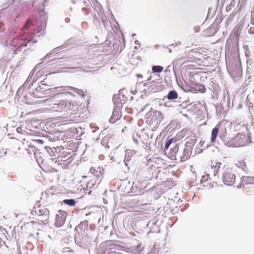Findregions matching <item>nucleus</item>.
I'll use <instances>...</instances> for the list:
<instances>
[{
	"label": "nucleus",
	"mask_w": 254,
	"mask_h": 254,
	"mask_svg": "<svg viewBox=\"0 0 254 254\" xmlns=\"http://www.w3.org/2000/svg\"><path fill=\"white\" fill-rule=\"evenodd\" d=\"M250 142V138L249 136L242 133H238L229 141L230 145L234 147L244 146L248 144Z\"/></svg>",
	"instance_id": "f257e3e1"
},
{
	"label": "nucleus",
	"mask_w": 254,
	"mask_h": 254,
	"mask_svg": "<svg viewBox=\"0 0 254 254\" xmlns=\"http://www.w3.org/2000/svg\"><path fill=\"white\" fill-rule=\"evenodd\" d=\"M163 119L162 113L159 111L155 110L147 114L146 122L150 126L155 127L159 125Z\"/></svg>",
	"instance_id": "f03ea898"
},
{
	"label": "nucleus",
	"mask_w": 254,
	"mask_h": 254,
	"mask_svg": "<svg viewBox=\"0 0 254 254\" xmlns=\"http://www.w3.org/2000/svg\"><path fill=\"white\" fill-rule=\"evenodd\" d=\"M222 169V180L224 183L228 186H232L235 182L236 176L232 172V168L224 166Z\"/></svg>",
	"instance_id": "7ed1b4c3"
},
{
	"label": "nucleus",
	"mask_w": 254,
	"mask_h": 254,
	"mask_svg": "<svg viewBox=\"0 0 254 254\" xmlns=\"http://www.w3.org/2000/svg\"><path fill=\"white\" fill-rule=\"evenodd\" d=\"M191 150L189 147H185L183 152L182 155L179 152V145L176 144L173 149V152H174V155H172L174 156L176 160L180 159L181 161H185L188 160L191 155Z\"/></svg>",
	"instance_id": "20e7f679"
},
{
	"label": "nucleus",
	"mask_w": 254,
	"mask_h": 254,
	"mask_svg": "<svg viewBox=\"0 0 254 254\" xmlns=\"http://www.w3.org/2000/svg\"><path fill=\"white\" fill-rule=\"evenodd\" d=\"M30 42V40L25 38L23 36H20L12 39L10 43L13 47V54H16V51L23 46H26L27 44Z\"/></svg>",
	"instance_id": "39448f33"
},
{
	"label": "nucleus",
	"mask_w": 254,
	"mask_h": 254,
	"mask_svg": "<svg viewBox=\"0 0 254 254\" xmlns=\"http://www.w3.org/2000/svg\"><path fill=\"white\" fill-rule=\"evenodd\" d=\"M132 244L133 246L127 248V252L133 254H141L144 248L142 243L135 240Z\"/></svg>",
	"instance_id": "423d86ee"
},
{
	"label": "nucleus",
	"mask_w": 254,
	"mask_h": 254,
	"mask_svg": "<svg viewBox=\"0 0 254 254\" xmlns=\"http://www.w3.org/2000/svg\"><path fill=\"white\" fill-rule=\"evenodd\" d=\"M67 213L65 211L60 210L55 217V225L58 227L62 226L65 221Z\"/></svg>",
	"instance_id": "0eeeda50"
},
{
	"label": "nucleus",
	"mask_w": 254,
	"mask_h": 254,
	"mask_svg": "<svg viewBox=\"0 0 254 254\" xmlns=\"http://www.w3.org/2000/svg\"><path fill=\"white\" fill-rule=\"evenodd\" d=\"M49 213L48 210H45L42 214H39V216L36 219V221H32L31 223L40 225L46 224L49 219Z\"/></svg>",
	"instance_id": "6e6552de"
},
{
	"label": "nucleus",
	"mask_w": 254,
	"mask_h": 254,
	"mask_svg": "<svg viewBox=\"0 0 254 254\" xmlns=\"http://www.w3.org/2000/svg\"><path fill=\"white\" fill-rule=\"evenodd\" d=\"M67 153L65 151L62 152L58 157V162L62 165H63L64 167H67L72 160L70 157L66 158Z\"/></svg>",
	"instance_id": "1a4fd4ad"
},
{
	"label": "nucleus",
	"mask_w": 254,
	"mask_h": 254,
	"mask_svg": "<svg viewBox=\"0 0 254 254\" xmlns=\"http://www.w3.org/2000/svg\"><path fill=\"white\" fill-rule=\"evenodd\" d=\"M74 105L76 106V104H75L74 102L72 103L71 102L67 100L61 101L59 103H58L59 110H60V112L66 110L67 109L72 110L73 107L71 108V106H72L73 107Z\"/></svg>",
	"instance_id": "9d476101"
},
{
	"label": "nucleus",
	"mask_w": 254,
	"mask_h": 254,
	"mask_svg": "<svg viewBox=\"0 0 254 254\" xmlns=\"http://www.w3.org/2000/svg\"><path fill=\"white\" fill-rule=\"evenodd\" d=\"M158 169L153 165L148 168L146 171V178L148 180H152L153 178H157Z\"/></svg>",
	"instance_id": "9b49d317"
},
{
	"label": "nucleus",
	"mask_w": 254,
	"mask_h": 254,
	"mask_svg": "<svg viewBox=\"0 0 254 254\" xmlns=\"http://www.w3.org/2000/svg\"><path fill=\"white\" fill-rule=\"evenodd\" d=\"M122 117L121 112L119 110H114L112 116L110 119L111 123H114L119 120Z\"/></svg>",
	"instance_id": "f8f14e48"
},
{
	"label": "nucleus",
	"mask_w": 254,
	"mask_h": 254,
	"mask_svg": "<svg viewBox=\"0 0 254 254\" xmlns=\"http://www.w3.org/2000/svg\"><path fill=\"white\" fill-rule=\"evenodd\" d=\"M236 165L239 168H241L245 172L248 171V167L245 159H240L237 161Z\"/></svg>",
	"instance_id": "ddd939ff"
},
{
	"label": "nucleus",
	"mask_w": 254,
	"mask_h": 254,
	"mask_svg": "<svg viewBox=\"0 0 254 254\" xmlns=\"http://www.w3.org/2000/svg\"><path fill=\"white\" fill-rule=\"evenodd\" d=\"M196 142V136L195 135H193L192 136H190V137L189 138L188 140L186 143V147H189L190 149H192V147L195 145Z\"/></svg>",
	"instance_id": "4468645a"
},
{
	"label": "nucleus",
	"mask_w": 254,
	"mask_h": 254,
	"mask_svg": "<svg viewBox=\"0 0 254 254\" xmlns=\"http://www.w3.org/2000/svg\"><path fill=\"white\" fill-rule=\"evenodd\" d=\"M220 126L217 125L212 130L211 135V140L212 142H214L217 137L218 133L219 132V129Z\"/></svg>",
	"instance_id": "2eb2a0df"
},
{
	"label": "nucleus",
	"mask_w": 254,
	"mask_h": 254,
	"mask_svg": "<svg viewBox=\"0 0 254 254\" xmlns=\"http://www.w3.org/2000/svg\"><path fill=\"white\" fill-rule=\"evenodd\" d=\"M242 182L243 183V186L244 185H247L248 184H254V177H246L242 178Z\"/></svg>",
	"instance_id": "dca6fc26"
},
{
	"label": "nucleus",
	"mask_w": 254,
	"mask_h": 254,
	"mask_svg": "<svg viewBox=\"0 0 254 254\" xmlns=\"http://www.w3.org/2000/svg\"><path fill=\"white\" fill-rule=\"evenodd\" d=\"M190 56H193L196 60H200L199 58L201 54L199 50L198 49H192L189 52Z\"/></svg>",
	"instance_id": "f3484780"
},
{
	"label": "nucleus",
	"mask_w": 254,
	"mask_h": 254,
	"mask_svg": "<svg viewBox=\"0 0 254 254\" xmlns=\"http://www.w3.org/2000/svg\"><path fill=\"white\" fill-rule=\"evenodd\" d=\"M178 97V93L175 91H171L169 92L167 98L169 100H174Z\"/></svg>",
	"instance_id": "a211bd4d"
},
{
	"label": "nucleus",
	"mask_w": 254,
	"mask_h": 254,
	"mask_svg": "<svg viewBox=\"0 0 254 254\" xmlns=\"http://www.w3.org/2000/svg\"><path fill=\"white\" fill-rule=\"evenodd\" d=\"M45 210H48L46 209H41L39 208H34L31 211V213L32 215L37 214V217L39 216V214H42Z\"/></svg>",
	"instance_id": "6ab92c4d"
},
{
	"label": "nucleus",
	"mask_w": 254,
	"mask_h": 254,
	"mask_svg": "<svg viewBox=\"0 0 254 254\" xmlns=\"http://www.w3.org/2000/svg\"><path fill=\"white\" fill-rule=\"evenodd\" d=\"M237 3V0H232L230 4L226 7V10L228 12L232 10V8L235 6Z\"/></svg>",
	"instance_id": "aec40b11"
},
{
	"label": "nucleus",
	"mask_w": 254,
	"mask_h": 254,
	"mask_svg": "<svg viewBox=\"0 0 254 254\" xmlns=\"http://www.w3.org/2000/svg\"><path fill=\"white\" fill-rule=\"evenodd\" d=\"M152 70L153 72L159 73L163 71V67L160 65H155L152 67Z\"/></svg>",
	"instance_id": "412c9836"
},
{
	"label": "nucleus",
	"mask_w": 254,
	"mask_h": 254,
	"mask_svg": "<svg viewBox=\"0 0 254 254\" xmlns=\"http://www.w3.org/2000/svg\"><path fill=\"white\" fill-rule=\"evenodd\" d=\"M63 202L69 206H74L75 204V201L74 199H64L63 200Z\"/></svg>",
	"instance_id": "4be33fe9"
},
{
	"label": "nucleus",
	"mask_w": 254,
	"mask_h": 254,
	"mask_svg": "<svg viewBox=\"0 0 254 254\" xmlns=\"http://www.w3.org/2000/svg\"><path fill=\"white\" fill-rule=\"evenodd\" d=\"M195 90H197L201 93H204L205 92V88L204 86L199 84L196 86Z\"/></svg>",
	"instance_id": "5701e85b"
},
{
	"label": "nucleus",
	"mask_w": 254,
	"mask_h": 254,
	"mask_svg": "<svg viewBox=\"0 0 254 254\" xmlns=\"http://www.w3.org/2000/svg\"><path fill=\"white\" fill-rule=\"evenodd\" d=\"M209 179V175L207 174L202 176L201 179V183H204L207 182Z\"/></svg>",
	"instance_id": "b1692460"
},
{
	"label": "nucleus",
	"mask_w": 254,
	"mask_h": 254,
	"mask_svg": "<svg viewBox=\"0 0 254 254\" xmlns=\"http://www.w3.org/2000/svg\"><path fill=\"white\" fill-rule=\"evenodd\" d=\"M32 24V21L30 19H28L26 24H25L24 26V29H28L29 27Z\"/></svg>",
	"instance_id": "393cba45"
},
{
	"label": "nucleus",
	"mask_w": 254,
	"mask_h": 254,
	"mask_svg": "<svg viewBox=\"0 0 254 254\" xmlns=\"http://www.w3.org/2000/svg\"><path fill=\"white\" fill-rule=\"evenodd\" d=\"M59 106H58V104H54L52 106V109L54 110L55 111H56V112H60V110H59V108L58 107Z\"/></svg>",
	"instance_id": "a878e982"
},
{
	"label": "nucleus",
	"mask_w": 254,
	"mask_h": 254,
	"mask_svg": "<svg viewBox=\"0 0 254 254\" xmlns=\"http://www.w3.org/2000/svg\"><path fill=\"white\" fill-rule=\"evenodd\" d=\"M67 89L68 90H70L74 92L78 93L79 90L77 88L71 87V86H67Z\"/></svg>",
	"instance_id": "bb28decb"
},
{
	"label": "nucleus",
	"mask_w": 254,
	"mask_h": 254,
	"mask_svg": "<svg viewBox=\"0 0 254 254\" xmlns=\"http://www.w3.org/2000/svg\"><path fill=\"white\" fill-rule=\"evenodd\" d=\"M172 139H170L166 142L165 145V148L166 149H167L169 148V146L172 142Z\"/></svg>",
	"instance_id": "cd10ccee"
},
{
	"label": "nucleus",
	"mask_w": 254,
	"mask_h": 254,
	"mask_svg": "<svg viewBox=\"0 0 254 254\" xmlns=\"http://www.w3.org/2000/svg\"><path fill=\"white\" fill-rule=\"evenodd\" d=\"M140 141L143 143V144H145V143H147V141H145V140H143L141 139H140Z\"/></svg>",
	"instance_id": "c85d7f7f"
},
{
	"label": "nucleus",
	"mask_w": 254,
	"mask_h": 254,
	"mask_svg": "<svg viewBox=\"0 0 254 254\" xmlns=\"http://www.w3.org/2000/svg\"><path fill=\"white\" fill-rule=\"evenodd\" d=\"M5 153H6L5 152L2 153V155H0V157H1V156H3L4 154H5Z\"/></svg>",
	"instance_id": "c756f323"
},
{
	"label": "nucleus",
	"mask_w": 254,
	"mask_h": 254,
	"mask_svg": "<svg viewBox=\"0 0 254 254\" xmlns=\"http://www.w3.org/2000/svg\"><path fill=\"white\" fill-rule=\"evenodd\" d=\"M38 141L39 142V143H42L43 142V140H38Z\"/></svg>",
	"instance_id": "7c9ffc66"
},
{
	"label": "nucleus",
	"mask_w": 254,
	"mask_h": 254,
	"mask_svg": "<svg viewBox=\"0 0 254 254\" xmlns=\"http://www.w3.org/2000/svg\"><path fill=\"white\" fill-rule=\"evenodd\" d=\"M185 130H182V131H181V132L182 133H183V132H185Z\"/></svg>",
	"instance_id": "2f4dec72"
},
{
	"label": "nucleus",
	"mask_w": 254,
	"mask_h": 254,
	"mask_svg": "<svg viewBox=\"0 0 254 254\" xmlns=\"http://www.w3.org/2000/svg\"><path fill=\"white\" fill-rule=\"evenodd\" d=\"M138 77L139 76V77H142V75H140V74H139V75H138Z\"/></svg>",
	"instance_id": "473e14b6"
}]
</instances>
